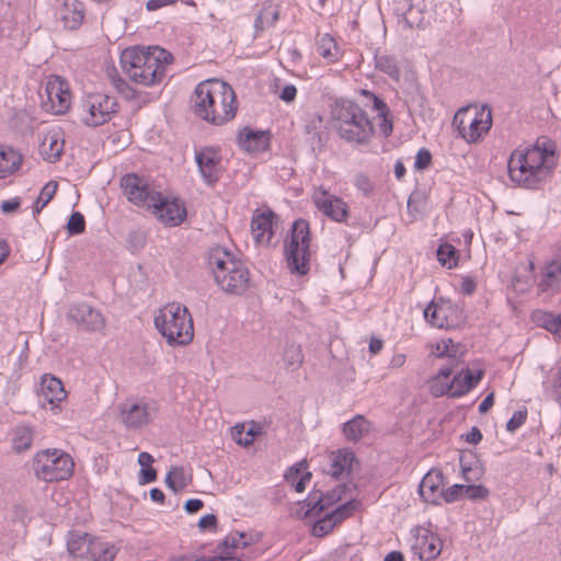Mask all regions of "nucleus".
Wrapping results in <instances>:
<instances>
[{
    "mask_svg": "<svg viewBox=\"0 0 561 561\" xmlns=\"http://www.w3.org/2000/svg\"><path fill=\"white\" fill-rule=\"evenodd\" d=\"M194 114L213 125H224L237 113L233 89L222 80L208 79L198 83L194 91Z\"/></svg>",
    "mask_w": 561,
    "mask_h": 561,
    "instance_id": "2",
    "label": "nucleus"
},
{
    "mask_svg": "<svg viewBox=\"0 0 561 561\" xmlns=\"http://www.w3.org/2000/svg\"><path fill=\"white\" fill-rule=\"evenodd\" d=\"M317 50L328 64H334L343 56L342 49L336 44L335 39L328 33L319 36Z\"/></svg>",
    "mask_w": 561,
    "mask_h": 561,
    "instance_id": "34",
    "label": "nucleus"
},
{
    "mask_svg": "<svg viewBox=\"0 0 561 561\" xmlns=\"http://www.w3.org/2000/svg\"><path fill=\"white\" fill-rule=\"evenodd\" d=\"M489 490L481 484H466L465 497L472 501L488 497Z\"/></svg>",
    "mask_w": 561,
    "mask_h": 561,
    "instance_id": "56",
    "label": "nucleus"
},
{
    "mask_svg": "<svg viewBox=\"0 0 561 561\" xmlns=\"http://www.w3.org/2000/svg\"><path fill=\"white\" fill-rule=\"evenodd\" d=\"M551 387L554 400L561 404V366L553 375Z\"/></svg>",
    "mask_w": 561,
    "mask_h": 561,
    "instance_id": "62",
    "label": "nucleus"
},
{
    "mask_svg": "<svg viewBox=\"0 0 561 561\" xmlns=\"http://www.w3.org/2000/svg\"><path fill=\"white\" fill-rule=\"evenodd\" d=\"M333 126L337 135L350 144H367L374 126L367 113L355 102L342 100L333 110Z\"/></svg>",
    "mask_w": 561,
    "mask_h": 561,
    "instance_id": "5",
    "label": "nucleus"
},
{
    "mask_svg": "<svg viewBox=\"0 0 561 561\" xmlns=\"http://www.w3.org/2000/svg\"><path fill=\"white\" fill-rule=\"evenodd\" d=\"M151 208L158 219L169 227H176L186 218V208L184 203L178 198L169 199L161 193L156 196V201Z\"/></svg>",
    "mask_w": 561,
    "mask_h": 561,
    "instance_id": "17",
    "label": "nucleus"
},
{
    "mask_svg": "<svg viewBox=\"0 0 561 561\" xmlns=\"http://www.w3.org/2000/svg\"><path fill=\"white\" fill-rule=\"evenodd\" d=\"M431 161H432L431 152L425 148H421L416 153L414 168L416 170H425L426 168H428Z\"/></svg>",
    "mask_w": 561,
    "mask_h": 561,
    "instance_id": "60",
    "label": "nucleus"
},
{
    "mask_svg": "<svg viewBox=\"0 0 561 561\" xmlns=\"http://www.w3.org/2000/svg\"><path fill=\"white\" fill-rule=\"evenodd\" d=\"M359 502L355 500L347 501L337 507H335L330 513H327L325 515L328 518H330L331 524H333V527L335 528L337 525H340L343 520L351 517L353 513L358 507Z\"/></svg>",
    "mask_w": 561,
    "mask_h": 561,
    "instance_id": "44",
    "label": "nucleus"
},
{
    "mask_svg": "<svg viewBox=\"0 0 561 561\" xmlns=\"http://www.w3.org/2000/svg\"><path fill=\"white\" fill-rule=\"evenodd\" d=\"M398 16V24L403 28H413L422 25L423 11L420 5H415L411 0H401L394 8Z\"/></svg>",
    "mask_w": 561,
    "mask_h": 561,
    "instance_id": "23",
    "label": "nucleus"
},
{
    "mask_svg": "<svg viewBox=\"0 0 561 561\" xmlns=\"http://www.w3.org/2000/svg\"><path fill=\"white\" fill-rule=\"evenodd\" d=\"M437 260L447 268L457 266L458 254L456 248L449 243L440 244L437 249Z\"/></svg>",
    "mask_w": 561,
    "mask_h": 561,
    "instance_id": "47",
    "label": "nucleus"
},
{
    "mask_svg": "<svg viewBox=\"0 0 561 561\" xmlns=\"http://www.w3.org/2000/svg\"><path fill=\"white\" fill-rule=\"evenodd\" d=\"M273 217L272 211L255 215L251 221L253 239L256 243L267 244L273 236Z\"/></svg>",
    "mask_w": 561,
    "mask_h": 561,
    "instance_id": "25",
    "label": "nucleus"
},
{
    "mask_svg": "<svg viewBox=\"0 0 561 561\" xmlns=\"http://www.w3.org/2000/svg\"><path fill=\"white\" fill-rule=\"evenodd\" d=\"M556 149V142L548 137L517 147L507 161L510 180L522 188H537L557 164Z\"/></svg>",
    "mask_w": 561,
    "mask_h": 561,
    "instance_id": "1",
    "label": "nucleus"
},
{
    "mask_svg": "<svg viewBox=\"0 0 561 561\" xmlns=\"http://www.w3.org/2000/svg\"><path fill=\"white\" fill-rule=\"evenodd\" d=\"M279 18V5L272 0H265L261 3L254 20L256 31H264L273 27Z\"/></svg>",
    "mask_w": 561,
    "mask_h": 561,
    "instance_id": "29",
    "label": "nucleus"
},
{
    "mask_svg": "<svg viewBox=\"0 0 561 561\" xmlns=\"http://www.w3.org/2000/svg\"><path fill=\"white\" fill-rule=\"evenodd\" d=\"M284 359L288 368L293 370L298 368L304 359L300 346L294 343L287 345L284 352Z\"/></svg>",
    "mask_w": 561,
    "mask_h": 561,
    "instance_id": "50",
    "label": "nucleus"
},
{
    "mask_svg": "<svg viewBox=\"0 0 561 561\" xmlns=\"http://www.w3.org/2000/svg\"><path fill=\"white\" fill-rule=\"evenodd\" d=\"M297 96V88L289 83L283 87L280 90L278 98L285 103H291L296 100Z\"/></svg>",
    "mask_w": 561,
    "mask_h": 561,
    "instance_id": "61",
    "label": "nucleus"
},
{
    "mask_svg": "<svg viewBox=\"0 0 561 561\" xmlns=\"http://www.w3.org/2000/svg\"><path fill=\"white\" fill-rule=\"evenodd\" d=\"M312 201L322 214L335 222H345L348 217L347 204L334 194L319 187L312 195Z\"/></svg>",
    "mask_w": 561,
    "mask_h": 561,
    "instance_id": "16",
    "label": "nucleus"
},
{
    "mask_svg": "<svg viewBox=\"0 0 561 561\" xmlns=\"http://www.w3.org/2000/svg\"><path fill=\"white\" fill-rule=\"evenodd\" d=\"M85 229V220L81 213L75 211L71 214L68 222L67 230L69 234H79L82 233Z\"/></svg>",
    "mask_w": 561,
    "mask_h": 561,
    "instance_id": "55",
    "label": "nucleus"
},
{
    "mask_svg": "<svg viewBox=\"0 0 561 561\" xmlns=\"http://www.w3.org/2000/svg\"><path fill=\"white\" fill-rule=\"evenodd\" d=\"M344 489V485H337L335 489L328 491L327 493H322L319 490L311 491L307 499L299 502L296 516L299 518H309L321 515L324 510L342 499Z\"/></svg>",
    "mask_w": 561,
    "mask_h": 561,
    "instance_id": "13",
    "label": "nucleus"
},
{
    "mask_svg": "<svg viewBox=\"0 0 561 561\" xmlns=\"http://www.w3.org/2000/svg\"><path fill=\"white\" fill-rule=\"evenodd\" d=\"M195 162L205 184L211 186L220 176V151L214 147H204L195 151Z\"/></svg>",
    "mask_w": 561,
    "mask_h": 561,
    "instance_id": "18",
    "label": "nucleus"
},
{
    "mask_svg": "<svg viewBox=\"0 0 561 561\" xmlns=\"http://www.w3.org/2000/svg\"><path fill=\"white\" fill-rule=\"evenodd\" d=\"M114 96L103 93H90L81 101V121L84 125L98 127L111 121L117 112Z\"/></svg>",
    "mask_w": 561,
    "mask_h": 561,
    "instance_id": "10",
    "label": "nucleus"
},
{
    "mask_svg": "<svg viewBox=\"0 0 561 561\" xmlns=\"http://www.w3.org/2000/svg\"><path fill=\"white\" fill-rule=\"evenodd\" d=\"M172 60V54L159 46L127 48L121 55L124 72L131 81L145 87L162 82Z\"/></svg>",
    "mask_w": 561,
    "mask_h": 561,
    "instance_id": "3",
    "label": "nucleus"
},
{
    "mask_svg": "<svg viewBox=\"0 0 561 561\" xmlns=\"http://www.w3.org/2000/svg\"><path fill=\"white\" fill-rule=\"evenodd\" d=\"M233 430H234L233 435H234L237 443H239L243 446H248V445L252 444L254 440V437L261 433L260 427H256V425L254 423L250 426V428L247 432L249 439H242L241 437H237L238 434H241L243 432L244 425H241V426L236 425L233 427Z\"/></svg>",
    "mask_w": 561,
    "mask_h": 561,
    "instance_id": "57",
    "label": "nucleus"
},
{
    "mask_svg": "<svg viewBox=\"0 0 561 561\" xmlns=\"http://www.w3.org/2000/svg\"><path fill=\"white\" fill-rule=\"evenodd\" d=\"M354 460V454L346 449L333 453L330 459L329 474L333 478H339L344 473H348Z\"/></svg>",
    "mask_w": 561,
    "mask_h": 561,
    "instance_id": "35",
    "label": "nucleus"
},
{
    "mask_svg": "<svg viewBox=\"0 0 561 561\" xmlns=\"http://www.w3.org/2000/svg\"><path fill=\"white\" fill-rule=\"evenodd\" d=\"M22 154L11 147L0 145V179L14 173L22 163Z\"/></svg>",
    "mask_w": 561,
    "mask_h": 561,
    "instance_id": "33",
    "label": "nucleus"
},
{
    "mask_svg": "<svg viewBox=\"0 0 561 561\" xmlns=\"http://www.w3.org/2000/svg\"><path fill=\"white\" fill-rule=\"evenodd\" d=\"M299 473L300 469L296 468L294 470V468H291L289 474L286 476V479L288 482H291L296 492L301 493L305 491L307 483L310 481L311 473L305 472L298 478Z\"/></svg>",
    "mask_w": 561,
    "mask_h": 561,
    "instance_id": "51",
    "label": "nucleus"
},
{
    "mask_svg": "<svg viewBox=\"0 0 561 561\" xmlns=\"http://www.w3.org/2000/svg\"><path fill=\"white\" fill-rule=\"evenodd\" d=\"M460 467L463 480L468 484H473L479 481L482 477V467L478 460L468 461L466 458H460Z\"/></svg>",
    "mask_w": 561,
    "mask_h": 561,
    "instance_id": "46",
    "label": "nucleus"
},
{
    "mask_svg": "<svg viewBox=\"0 0 561 561\" xmlns=\"http://www.w3.org/2000/svg\"><path fill=\"white\" fill-rule=\"evenodd\" d=\"M353 184L365 197H370L375 192L374 182L364 173L355 174Z\"/></svg>",
    "mask_w": 561,
    "mask_h": 561,
    "instance_id": "52",
    "label": "nucleus"
},
{
    "mask_svg": "<svg viewBox=\"0 0 561 561\" xmlns=\"http://www.w3.org/2000/svg\"><path fill=\"white\" fill-rule=\"evenodd\" d=\"M71 456L58 448L37 451L32 459V469L38 480L55 482L67 480L73 473Z\"/></svg>",
    "mask_w": 561,
    "mask_h": 561,
    "instance_id": "7",
    "label": "nucleus"
},
{
    "mask_svg": "<svg viewBox=\"0 0 561 561\" xmlns=\"http://www.w3.org/2000/svg\"><path fill=\"white\" fill-rule=\"evenodd\" d=\"M164 481L169 489L179 493L191 484L192 477L183 467L173 466L168 471Z\"/></svg>",
    "mask_w": 561,
    "mask_h": 561,
    "instance_id": "38",
    "label": "nucleus"
},
{
    "mask_svg": "<svg viewBox=\"0 0 561 561\" xmlns=\"http://www.w3.org/2000/svg\"><path fill=\"white\" fill-rule=\"evenodd\" d=\"M157 412V402L145 398H129L118 405L119 420L129 430L146 426L153 420Z\"/></svg>",
    "mask_w": 561,
    "mask_h": 561,
    "instance_id": "11",
    "label": "nucleus"
},
{
    "mask_svg": "<svg viewBox=\"0 0 561 561\" xmlns=\"http://www.w3.org/2000/svg\"><path fill=\"white\" fill-rule=\"evenodd\" d=\"M64 151V139L59 131L47 133L41 144V152L44 158L54 162L58 160Z\"/></svg>",
    "mask_w": 561,
    "mask_h": 561,
    "instance_id": "31",
    "label": "nucleus"
},
{
    "mask_svg": "<svg viewBox=\"0 0 561 561\" xmlns=\"http://www.w3.org/2000/svg\"><path fill=\"white\" fill-rule=\"evenodd\" d=\"M245 538L247 535L244 533H231L226 537L222 545L231 548H245L248 546Z\"/></svg>",
    "mask_w": 561,
    "mask_h": 561,
    "instance_id": "59",
    "label": "nucleus"
},
{
    "mask_svg": "<svg viewBox=\"0 0 561 561\" xmlns=\"http://www.w3.org/2000/svg\"><path fill=\"white\" fill-rule=\"evenodd\" d=\"M459 345L455 344L450 339H444L436 343L432 354L435 357L448 358V363L445 366H454V369L458 366Z\"/></svg>",
    "mask_w": 561,
    "mask_h": 561,
    "instance_id": "39",
    "label": "nucleus"
},
{
    "mask_svg": "<svg viewBox=\"0 0 561 561\" xmlns=\"http://www.w3.org/2000/svg\"><path fill=\"white\" fill-rule=\"evenodd\" d=\"M484 371L482 369L462 368L451 378L453 388L450 398H461L470 392L481 381Z\"/></svg>",
    "mask_w": 561,
    "mask_h": 561,
    "instance_id": "21",
    "label": "nucleus"
},
{
    "mask_svg": "<svg viewBox=\"0 0 561 561\" xmlns=\"http://www.w3.org/2000/svg\"><path fill=\"white\" fill-rule=\"evenodd\" d=\"M454 366H442L436 376L430 380V391L433 397L439 398L447 396L450 398L453 380L450 376L454 374Z\"/></svg>",
    "mask_w": 561,
    "mask_h": 561,
    "instance_id": "27",
    "label": "nucleus"
},
{
    "mask_svg": "<svg viewBox=\"0 0 561 561\" xmlns=\"http://www.w3.org/2000/svg\"><path fill=\"white\" fill-rule=\"evenodd\" d=\"M122 187L128 201L137 206L151 208L159 192L152 190L147 182L135 173L122 178Z\"/></svg>",
    "mask_w": 561,
    "mask_h": 561,
    "instance_id": "14",
    "label": "nucleus"
},
{
    "mask_svg": "<svg viewBox=\"0 0 561 561\" xmlns=\"http://www.w3.org/2000/svg\"><path fill=\"white\" fill-rule=\"evenodd\" d=\"M442 547V540L434 533L426 528H419L411 550L420 560L431 561L439 556Z\"/></svg>",
    "mask_w": 561,
    "mask_h": 561,
    "instance_id": "19",
    "label": "nucleus"
},
{
    "mask_svg": "<svg viewBox=\"0 0 561 561\" xmlns=\"http://www.w3.org/2000/svg\"><path fill=\"white\" fill-rule=\"evenodd\" d=\"M154 325L171 346L187 345L194 337L193 319L180 302H170L154 317Z\"/></svg>",
    "mask_w": 561,
    "mask_h": 561,
    "instance_id": "6",
    "label": "nucleus"
},
{
    "mask_svg": "<svg viewBox=\"0 0 561 561\" xmlns=\"http://www.w3.org/2000/svg\"><path fill=\"white\" fill-rule=\"evenodd\" d=\"M67 317L81 330L88 332H101L105 328V318L102 312L87 302L70 306Z\"/></svg>",
    "mask_w": 561,
    "mask_h": 561,
    "instance_id": "15",
    "label": "nucleus"
},
{
    "mask_svg": "<svg viewBox=\"0 0 561 561\" xmlns=\"http://www.w3.org/2000/svg\"><path fill=\"white\" fill-rule=\"evenodd\" d=\"M538 287L541 291H558L561 289V261L552 260L543 266Z\"/></svg>",
    "mask_w": 561,
    "mask_h": 561,
    "instance_id": "26",
    "label": "nucleus"
},
{
    "mask_svg": "<svg viewBox=\"0 0 561 561\" xmlns=\"http://www.w3.org/2000/svg\"><path fill=\"white\" fill-rule=\"evenodd\" d=\"M362 93L373 101V108L377 111L380 123L378 124L380 133L388 137L393 129L392 121L389 118L388 105L376 94L368 90H363Z\"/></svg>",
    "mask_w": 561,
    "mask_h": 561,
    "instance_id": "32",
    "label": "nucleus"
},
{
    "mask_svg": "<svg viewBox=\"0 0 561 561\" xmlns=\"http://www.w3.org/2000/svg\"><path fill=\"white\" fill-rule=\"evenodd\" d=\"M526 419H527L526 410L515 411L513 413L512 417L506 423L507 432H511V433L516 432L526 422Z\"/></svg>",
    "mask_w": 561,
    "mask_h": 561,
    "instance_id": "58",
    "label": "nucleus"
},
{
    "mask_svg": "<svg viewBox=\"0 0 561 561\" xmlns=\"http://www.w3.org/2000/svg\"><path fill=\"white\" fill-rule=\"evenodd\" d=\"M453 125L467 142H476L491 128V110L486 106L460 108L454 116Z\"/></svg>",
    "mask_w": 561,
    "mask_h": 561,
    "instance_id": "9",
    "label": "nucleus"
},
{
    "mask_svg": "<svg viewBox=\"0 0 561 561\" xmlns=\"http://www.w3.org/2000/svg\"><path fill=\"white\" fill-rule=\"evenodd\" d=\"M42 105L55 115L64 114L71 103L68 82L58 76H50L45 84V95L41 94Z\"/></svg>",
    "mask_w": 561,
    "mask_h": 561,
    "instance_id": "12",
    "label": "nucleus"
},
{
    "mask_svg": "<svg viewBox=\"0 0 561 561\" xmlns=\"http://www.w3.org/2000/svg\"><path fill=\"white\" fill-rule=\"evenodd\" d=\"M359 502L355 500L347 501L337 507H335L330 513H327L325 515L328 518H330L331 524H333V527L335 528L337 525H340L343 520L351 517L353 513L358 507Z\"/></svg>",
    "mask_w": 561,
    "mask_h": 561,
    "instance_id": "43",
    "label": "nucleus"
},
{
    "mask_svg": "<svg viewBox=\"0 0 561 561\" xmlns=\"http://www.w3.org/2000/svg\"><path fill=\"white\" fill-rule=\"evenodd\" d=\"M477 283L471 276H463L460 282V293L472 295L476 291Z\"/></svg>",
    "mask_w": 561,
    "mask_h": 561,
    "instance_id": "63",
    "label": "nucleus"
},
{
    "mask_svg": "<svg viewBox=\"0 0 561 561\" xmlns=\"http://www.w3.org/2000/svg\"><path fill=\"white\" fill-rule=\"evenodd\" d=\"M116 556V549L113 545L92 538L82 559L87 561H113Z\"/></svg>",
    "mask_w": 561,
    "mask_h": 561,
    "instance_id": "28",
    "label": "nucleus"
},
{
    "mask_svg": "<svg viewBox=\"0 0 561 561\" xmlns=\"http://www.w3.org/2000/svg\"><path fill=\"white\" fill-rule=\"evenodd\" d=\"M309 224L306 220L298 219L294 222L289 242L285 245L287 267L291 274L302 276L309 271Z\"/></svg>",
    "mask_w": 561,
    "mask_h": 561,
    "instance_id": "8",
    "label": "nucleus"
},
{
    "mask_svg": "<svg viewBox=\"0 0 561 561\" xmlns=\"http://www.w3.org/2000/svg\"><path fill=\"white\" fill-rule=\"evenodd\" d=\"M208 264L215 282L227 294L241 295L250 286V274L244 263L226 248L215 247L208 253Z\"/></svg>",
    "mask_w": 561,
    "mask_h": 561,
    "instance_id": "4",
    "label": "nucleus"
},
{
    "mask_svg": "<svg viewBox=\"0 0 561 561\" xmlns=\"http://www.w3.org/2000/svg\"><path fill=\"white\" fill-rule=\"evenodd\" d=\"M92 537L87 533L70 531L67 539V549L73 557L82 558Z\"/></svg>",
    "mask_w": 561,
    "mask_h": 561,
    "instance_id": "41",
    "label": "nucleus"
},
{
    "mask_svg": "<svg viewBox=\"0 0 561 561\" xmlns=\"http://www.w3.org/2000/svg\"><path fill=\"white\" fill-rule=\"evenodd\" d=\"M442 484L443 473L439 470H430L420 482L419 494L424 502L437 504L442 497Z\"/></svg>",
    "mask_w": 561,
    "mask_h": 561,
    "instance_id": "22",
    "label": "nucleus"
},
{
    "mask_svg": "<svg viewBox=\"0 0 561 561\" xmlns=\"http://www.w3.org/2000/svg\"><path fill=\"white\" fill-rule=\"evenodd\" d=\"M67 397L60 379L51 375H44L39 383V401L42 405L49 404L51 410L59 407Z\"/></svg>",
    "mask_w": 561,
    "mask_h": 561,
    "instance_id": "20",
    "label": "nucleus"
},
{
    "mask_svg": "<svg viewBox=\"0 0 561 561\" xmlns=\"http://www.w3.org/2000/svg\"><path fill=\"white\" fill-rule=\"evenodd\" d=\"M84 19L83 4L76 0L65 2V8L61 12V20L68 30H77L80 27Z\"/></svg>",
    "mask_w": 561,
    "mask_h": 561,
    "instance_id": "36",
    "label": "nucleus"
},
{
    "mask_svg": "<svg viewBox=\"0 0 561 561\" xmlns=\"http://www.w3.org/2000/svg\"><path fill=\"white\" fill-rule=\"evenodd\" d=\"M34 427L27 424H19L11 432V447L16 454L28 450L34 442Z\"/></svg>",
    "mask_w": 561,
    "mask_h": 561,
    "instance_id": "30",
    "label": "nucleus"
},
{
    "mask_svg": "<svg viewBox=\"0 0 561 561\" xmlns=\"http://www.w3.org/2000/svg\"><path fill=\"white\" fill-rule=\"evenodd\" d=\"M375 67L377 70L386 73L392 80L399 81L401 77L400 67L394 56L378 53L375 55Z\"/></svg>",
    "mask_w": 561,
    "mask_h": 561,
    "instance_id": "40",
    "label": "nucleus"
},
{
    "mask_svg": "<svg viewBox=\"0 0 561 561\" xmlns=\"http://www.w3.org/2000/svg\"><path fill=\"white\" fill-rule=\"evenodd\" d=\"M466 484L455 483L451 486L442 490L440 495L447 503H454L465 497Z\"/></svg>",
    "mask_w": 561,
    "mask_h": 561,
    "instance_id": "53",
    "label": "nucleus"
},
{
    "mask_svg": "<svg viewBox=\"0 0 561 561\" xmlns=\"http://www.w3.org/2000/svg\"><path fill=\"white\" fill-rule=\"evenodd\" d=\"M238 144L247 152H262L268 147V138L264 131L244 127L238 135Z\"/></svg>",
    "mask_w": 561,
    "mask_h": 561,
    "instance_id": "24",
    "label": "nucleus"
},
{
    "mask_svg": "<svg viewBox=\"0 0 561 561\" xmlns=\"http://www.w3.org/2000/svg\"><path fill=\"white\" fill-rule=\"evenodd\" d=\"M318 519L313 523L312 527H311V535L313 537H324L327 536L328 534H330L334 527H333V524H331V520L330 518H328L327 515H324L323 517H320L317 516Z\"/></svg>",
    "mask_w": 561,
    "mask_h": 561,
    "instance_id": "54",
    "label": "nucleus"
},
{
    "mask_svg": "<svg viewBox=\"0 0 561 561\" xmlns=\"http://www.w3.org/2000/svg\"><path fill=\"white\" fill-rule=\"evenodd\" d=\"M57 183L55 181H49L45 184V186L39 192L37 199L34 203L33 214L36 215L42 211V209L50 202L57 191Z\"/></svg>",
    "mask_w": 561,
    "mask_h": 561,
    "instance_id": "49",
    "label": "nucleus"
},
{
    "mask_svg": "<svg viewBox=\"0 0 561 561\" xmlns=\"http://www.w3.org/2000/svg\"><path fill=\"white\" fill-rule=\"evenodd\" d=\"M370 424L363 415H356L343 424V434L347 440L358 442L369 432Z\"/></svg>",
    "mask_w": 561,
    "mask_h": 561,
    "instance_id": "37",
    "label": "nucleus"
},
{
    "mask_svg": "<svg viewBox=\"0 0 561 561\" xmlns=\"http://www.w3.org/2000/svg\"><path fill=\"white\" fill-rule=\"evenodd\" d=\"M138 479H139L140 484H147V483L153 482L157 479V472L152 467L140 468V473H139Z\"/></svg>",
    "mask_w": 561,
    "mask_h": 561,
    "instance_id": "64",
    "label": "nucleus"
},
{
    "mask_svg": "<svg viewBox=\"0 0 561 561\" xmlns=\"http://www.w3.org/2000/svg\"><path fill=\"white\" fill-rule=\"evenodd\" d=\"M537 321L539 324L551 332L558 337H561V312L559 314H553L551 312H542Z\"/></svg>",
    "mask_w": 561,
    "mask_h": 561,
    "instance_id": "48",
    "label": "nucleus"
},
{
    "mask_svg": "<svg viewBox=\"0 0 561 561\" xmlns=\"http://www.w3.org/2000/svg\"><path fill=\"white\" fill-rule=\"evenodd\" d=\"M424 318L427 322L436 328H448L450 325L446 318L444 307L438 306L434 301L428 304V306L424 309Z\"/></svg>",
    "mask_w": 561,
    "mask_h": 561,
    "instance_id": "45",
    "label": "nucleus"
},
{
    "mask_svg": "<svg viewBox=\"0 0 561 561\" xmlns=\"http://www.w3.org/2000/svg\"><path fill=\"white\" fill-rule=\"evenodd\" d=\"M359 502L355 500L347 501L337 507H335L330 513H327L325 515L328 518H330L331 524H333V527L335 528L337 525H340L343 520L351 517L353 513L358 507Z\"/></svg>",
    "mask_w": 561,
    "mask_h": 561,
    "instance_id": "42",
    "label": "nucleus"
}]
</instances>
